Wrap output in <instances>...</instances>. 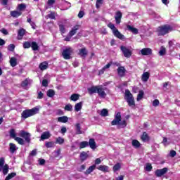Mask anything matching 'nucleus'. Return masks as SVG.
<instances>
[{
    "mask_svg": "<svg viewBox=\"0 0 180 180\" xmlns=\"http://www.w3.org/2000/svg\"><path fill=\"white\" fill-rule=\"evenodd\" d=\"M98 88H99V86H91V88L88 89V91L89 94L92 95V94H96V92H98Z\"/></svg>",
    "mask_w": 180,
    "mask_h": 180,
    "instance_id": "obj_25",
    "label": "nucleus"
},
{
    "mask_svg": "<svg viewBox=\"0 0 180 180\" xmlns=\"http://www.w3.org/2000/svg\"><path fill=\"white\" fill-rule=\"evenodd\" d=\"M166 53V49L165 48L162 47L161 48L160 51H159L160 56H165Z\"/></svg>",
    "mask_w": 180,
    "mask_h": 180,
    "instance_id": "obj_53",
    "label": "nucleus"
},
{
    "mask_svg": "<svg viewBox=\"0 0 180 180\" xmlns=\"http://www.w3.org/2000/svg\"><path fill=\"white\" fill-rule=\"evenodd\" d=\"M120 50L122 52L124 57H126L127 58H130V57H131L132 51L129 48L124 46H121Z\"/></svg>",
    "mask_w": 180,
    "mask_h": 180,
    "instance_id": "obj_7",
    "label": "nucleus"
},
{
    "mask_svg": "<svg viewBox=\"0 0 180 180\" xmlns=\"http://www.w3.org/2000/svg\"><path fill=\"white\" fill-rule=\"evenodd\" d=\"M60 133L62 134H65V133H67V128L65 127H62L60 129Z\"/></svg>",
    "mask_w": 180,
    "mask_h": 180,
    "instance_id": "obj_60",
    "label": "nucleus"
},
{
    "mask_svg": "<svg viewBox=\"0 0 180 180\" xmlns=\"http://www.w3.org/2000/svg\"><path fill=\"white\" fill-rule=\"evenodd\" d=\"M88 54V51H86V49L83 48L79 50V56L80 57H85Z\"/></svg>",
    "mask_w": 180,
    "mask_h": 180,
    "instance_id": "obj_27",
    "label": "nucleus"
},
{
    "mask_svg": "<svg viewBox=\"0 0 180 180\" xmlns=\"http://www.w3.org/2000/svg\"><path fill=\"white\" fill-rule=\"evenodd\" d=\"M79 27H80V26L79 25H75L71 29V30L69 32V33L70 34V36H75V34H77V32H78V30H79Z\"/></svg>",
    "mask_w": 180,
    "mask_h": 180,
    "instance_id": "obj_12",
    "label": "nucleus"
},
{
    "mask_svg": "<svg viewBox=\"0 0 180 180\" xmlns=\"http://www.w3.org/2000/svg\"><path fill=\"white\" fill-rule=\"evenodd\" d=\"M106 87L103 88L102 86H98V89L97 90V94L100 98H106Z\"/></svg>",
    "mask_w": 180,
    "mask_h": 180,
    "instance_id": "obj_10",
    "label": "nucleus"
},
{
    "mask_svg": "<svg viewBox=\"0 0 180 180\" xmlns=\"http://www.w3.org/2000/svg\"><path fill=\"white\" fill-rule=\"evenodd\" d=\"M49 18V19H56V15L54 14V13L51 12L46 16V18Z\"/></svg>",
    "mask_w": 180,
    "mask_h": 180,
    "instance_id": "obj_55",
    "label": "nucleus"
},
{
    "mask_svg": "<svg viewBox=\"0 0 180 180\" xmlns=\"http://www.w3.org/2000/svg\"><path fill=\"white\" fill-rule=\"evenodd\" d=\"M111 124L112 126H118V129H124L127 126V122L125 120L122 121V115L120 112H117Z\"/></svg>",
    "mask_w": 180,
    "mask_h": 180,
    "instance_id": "obj_1",
    "label": "nucleus"
},
{
    "mask_svg": "<svg viewBox=\"0 0 180 180\" xmlns=\"http://www.w3.org/2000/svg\"><path fill=\"white\" fill-rule=\"evenodd\" d=\"M58 122H60V123H67L68 122V117L67 116H63L58 117Z\"/></svg>",
    "mask_w": 180,
    "mask_h": 180,
    "instance_id": "obj_32",
    "label": "nucleus"
},
{
    "mask_svg": "<svg viewBox=\"0 0 180 180\" xmlns=\"http://www.w3.org/2000/svg\"><path fill=\"white\" fill-rule=\"evenodd\" d=\"M117 72L120 77H124L126 69H124V67L123 66L119 67L117 69Z\"/></svg>",
    "mask_w": 180,
    "mask_h": 180,
    "instance_id": "obj_17",
    "label": "nucleus"
},
{
    "mask_svg": "<svg viewBox=\"0 0 180 180\" xmlns=\"http://www.w3.org/2000/svg\"><path fill=\"white\" fill-rule=\"evenodd\" d=\"M141 139L142 141H148V140H150V138L148 137V134H147V132H143Z\"/></svg>",
    "mask_w": 180,
    "mask_h": 180,
    "instance_id": "obj_39",
    "label": "nucleus"
},
{
    "mask_svg": "<svg viewBox=\"0 0 180 180\" xmlns=\"http://www.w3.org/2000/svg\"><path fill=\"white\" fill-rule=\"evenodd\" d=\"M46 95H47V96H49V98H53V96H54V95H56V91H54V90H53V89H49L46 92Z\"/></svg>",
    "mask_w": 180,
    "mask_h": 180,
    "instance_id": "obj_40",
    "label": "nucleus"
},
{
    "mask_svg": "<svg viewBox=\"0 0 180 180\" xmlns=\"http://www.w3.org/2000/svg\"><path fill=\"white\" fill-rule=\"evenodd\" d=\"M158 105H160V101H158V99H155L153 101V106H158Z\"/></svg>",
    "mask_w": 180,
    "mask_h": 180,
    "instance_id": "obj_58",
    "label": "nucleus"
},
{
    "mask_svg": "<svg viewBox=\"0 0 180 180\" xmlns=\"http://www.w3.org/2000/svg\"><path fill=\"white\" fill-rule=\"evenodd\" d=\"M75 127L76 134H82V133H84L82 130H81V124L79 123L76 124Z\"/></svg>",
    "mask_w": 180,
    "mask_h": 180,
    "instance_id": "obj_33",
    "label": "nucleus"
},
{
    "mask_svg": "<svg viewBox=\"0 0 180 180\" xmlns=\"http://www.w3.org/2000/svg\"><path fill=\"white\" fill-rule=\"evenodd\" d=\"M82 109V102H79L75 105V110L79 112Z\"/></svg>",
    "mask_w": 180,
    "mask_h": 180,
    "instance_id": "obj_36",
    "label": "nucleus"
},
{
    "mask_svg": "<svg viewBox=\"0 0 180 180\" xmlns=\"http://www.w3.org/2000/svg\"><path fill=\"white\" fill-rule=\"evenodd\" d=\"M58 26H59V30H60V32L62 34H64V33H65L66 32V30H65V26L63 25V22H59L58 23Z\"/></svg>",
    "mask_w": 180,
    "mask_h": 180,
    "instance_id": "obj_29",
    "label": "nucleus"
},
{
    "mask_svg": "<svg viewBox=\"0 0 180 180\" xmlns=\"http://www.w3.org/2000/svg\"><path fill=\"white\" fill-rule=\"evenodd\" d=\"M38 162L39 165H44V164H46V160L44 159H39Z\"/></svg>",
    "mask_w": 180,
    "mask_h": 180,
    "instance_id": "obj_59",
    "label": "nucleus"
},
{
    "mask_svg": "<svg viewBox=\"0 0 180 180\" xmlns=\"http://www.w3.org/2000/svg\"><path fill=\"white\" fill-rule=\"evenodd\" d=\"M18 150V148L16 147V145L13 143H9V151L11 153V154H13L15 151Z\"/></svg>",
    "mask_w": 180,
    "mask_h": 180,
    "instance_id": "obj_21",
    "label": "nucleus"
},
{
    "mask_svg": "<svg viewBox=\"0 0 180 180\" xmlns=\"http://www.w3.org/2000/svg\"><path fill=\"white\" fill-rule=\"evenodd\" d=\"M89 146L92 150H95V148H96V143L95 142V139H90L89 141Z\"/></svg>",
    "mask_w": 180,
    "mask_h": 180,
    "instance_id": "obj_22",
    "label": "nucleus"
},
{
    "mask_svg": "<svg viewBox=\"0 0 180 180\" xmlns=\"http://www.w3.org/2000/svg\"><path fill=\"white\" fill-rule=\"evenodd\" d=\"M8 51H13L15 50V45L14 44H10L8 46Z\"/></svg>",
    "mask_w": 180,
    "mask_h": 180,
    "instance_id": "obj_56",
    "label": "nucleus"
},
{
    "mask_svg": "<svg viewBox=\"0 0 180 180\" xmlns=\"http://www.w3.org/2000/svg\"><path fill=\"white\" fill-rule=\"evenodd\" d=\"M71 37H72V36L68 33L66 37L64 39L65 41H70V40H71Z\"/></svg>",
    "mask_w": 180,
    "mask_h": 180,
    "instance_id": "obj_57",
    "label": "nucleus"
},
{
    "mask_svg": "<svg viewBox=\"0 0 180 180\" xmlns=\"http://www.w3.org/2000/svg\"><path fill=\"white\" fill-rule=\"evenodd\" d=\"M108 26L110 27V29H111V30L112 31V33L117 30V29L116 28V27L115 26V25L112 22H110Z\"/></svg>",
    "mask_w": 180,
    "mask_h": 180,
    "instance_id": "obj_50",
    "label": "nucleus"
},
{
    "mask_svg": "<svg viewBox=\"0 0 180 180\" xmlns=\"http://www.w3.org/2000/svg\"><path fill=\"white\" fill-rule=\"evenodd\" d=\"M45 146L47 148H51L54 147V142L51 141V142H46Z\"/></svg>",
    "mask_w": 180,
    "mask_h": 180,
    "instance_id": "obj_49",
    "label": "nucleus"
},
{
    "mask_svg": "<svg viewBox=\"0 0 180 180\" xmlns=\"http://www.w3.org/2000/svg\"><path fill=\"white\" fill-rule=\"evenodd\" d=\"M5 164V159L4 158H0V171H3V174L4 175H6L8 172H9V166L8 165H4Z\"/></svg>",
    "mask_w": 180,
    "mask_h": 180,
    "instance_id": "obj_6",
    "label": "nucleus"
},
{
    "mask_svg": "<svg viewBox=\"0 0 180 180\" xmlns=\"http://www.w3.org/2000/svg\"><path fill=\"white\" fill-rule=\"evenodd\" d=\"M19 136L20 137H22V139H24L27 143H30V140H31L30 137H32V134H30V133L26 132V131L25 130H21L19 132Z\"/></svg>",
    "mask_w": 180,
    "mask_h": 180,
    "instance_id": "obj_9",
    "label": "nucleus"
},
{
    "mask_svg": "<svg viewBox=\"0 0 180 180\" xmlns=\"http://www.w3.org/2000/svg\"><path fill=\"white\" fill-rule=\"evenodd\" d=\"M18 11H23V9H26V5L25 4H19L18 6Z\"/></svg>",
    "mask_w": 180,
    "mask_h": 180,
    "instance_id": "obj_52",
    "label": "nucleus"
},
{
    "mask_svg": "<svg viewBox=\"0 0 180 180\" xmlns=\"http://www.w3.org/2000/svg\"><path fill=\"white\" fill-rule=\"evenodd\" d=\"M64 109L67 110V112H72V105L69 103L65 106Z\"/></svg>",
    "mask_w": 180,
    "mask_h": 180,
    "instance_id": "obj_45",
    "label": "nucleus"
},
{
    "mask_svg": "<svg viewBox=\"0 0 180 180\" xmlns=\"http://www.w3.org/2000/svg\"><path fill=\"white\" fill-rule=\"evenodd\" d=\"M32 46V44L29 41H25L23 43V47L24 49H30Z\"/></svg>",
    "mask_w": 180,
    "mask_h": 180,
    "instance_id": "obj_51",
    "label": "nucleus"
},
{
    "mask_svg": "<svg viewBox=\"0 0 180 180\" xmlns=\"http://www.w3.org/2000/svg\"><path fill=\"white\" fill-rule=\"evenodd\" d=\"M37 113H39V108L35 107L30 110H24L21 114V117L23 119H27V117L34 116V115H37Z\"/></svg>",
    "mask_w": 180,
    "mask_h": 180,
    "instance_id": "obj_2",
    "label": "nucleus"
},
{
    "mask_svg": "<svg viewBox=\"0 0 180 180\" xmlns=\"http://www.w3.org/2000/svg\"><path fill=\"white\" fill-rule=\"evenodd\" d=\"M97 169H99V171H103V172H109V167L105 165H100L98 167H97Z\"/></svg>",
    "mask_w": 180,
    "mask_h": 180,
    "instance_id": "obj_31",
    "label": "nucleus"
},
{
    "mask_svg": "<svg viewBox=\"0 0 180 180\" xmlns=\"http://www.w3.org/2000/svg\"><path fill=\"white\" fill-rule=\"evenodd\" d=\"M39 68L41 71H44V70H47V68H49V63H47V62H43L40 63Z\"/></svg>",
    "mask_w": 180,
    "mask_h": 180,
    "instance_id": "obj_30",
    "label": "nucleus"
},
{
    "mask_svg": "<svg viewBox=\"0 0 180 180\" xmlns=\"http://www.w3.org/2000/svg\"><path fill=\"white\" fill-rule=\"evenodd\" d=\"M74 50L71 47H68L63 50L62 53V56L65 60H70L71 58V53H72Z\"/></svg>",
    "mask_w": 180,
    "mask_h": 180,
    "instance_id": "obj_8",
    "label": "nucleus"
},
{
    "mask_svg": "<svg viewBox=\"0 0 180 180\" xmlns=\"http://www.w3.org/2000/svg\"><path fill=\"white\" fill-rule=\"evenodd\" d=\"M9 136L11 139H14L18 144H20L21 146L25 144V140L23 139L16 136V131H15V129H12L9 131Z\"/></svg>",
    "mask_w": 180,
    "mask_h": 180,
    "instance_id": "obj_4",
    "label": "nucleus"
},
{
    "mask_svg": "<svg viewBox=\"0 0 180 180\" xmlns=\"http://www.w3.org/2000/svg\"><path fill=\"white\" fill-rule=\"evenodd\" d=\"M168 172V168L164 167L163 169H157L155 171V175L156 176L160 177L162 176V175H165Z\"/></svg>",
    "mask_w": 180,
    "mask_h": 180,
    "instance_id": "obj_11",
    "label": "nucleus"
},
{
    "mask_svg": "<svg viewBox=\"0 0 180 180\" xmlns=\"http://www.w3.org/2000/svg\"><path fill=\"white\" fill-rule=\"evenodd\" d=\"M80 158L82 161H85V160L88 158V153H86V152H82V153L80 154Z\"/></svg>",
    "mask_w": 180,
    "mask_h": 180,
    "instance_id": "obj_42",
    "label": "nucleus"
},
{
    "mask_svg": "<svg viewBox=\"0 0 180 180\" xmlns=\"http://www.w3.org/2000/svg\"><path fill=\"white\" fill-rule=\"evenodd\" d=\"M50 139V131H45L41 135V140H47Z\"/></svg>",
    "mask_w": 180,
    "mask_h": 180,
    "instance_id": "obj_26",
    "label": "nucleus"
},
{
    "mask_svg": "<svg viewBox=\"0 0 180 180\" xmlns=\"http://www.w3.org/2000/svg\"><path fill=\"white\" fill-rule=\"evenodd\" d=\"M115 18L117 25H120V22L122 20V13L120 11L117 12Z\"/></svg>",
    "mask_w": 180,
    "mask_h": 180,
    "instance_id": "obj_16",
    "label": "nucleus"
},
{
    "mask_svg": "<svg viewBox=\"0 0 180 180\" xmlns=\"http://www.w3.org/2000/svg\"><path fill=\"white\" fill-rule=\"evenodd\" d=\"M169 155L172 158L175 157V155H176V152L175 150H171L169 153Z\"/></svg>",
    "mask_w": 180,
    "mask_h": 180,
    "instance_id": "obj_62",
    "label": "nucleus"
},
{
    "mask_svg": "<svg viewBox=\"0 0 180 180\" xmlns=\"http://www.w3.org/2000/svg\"><path fill=\"white\" fill-rule=\"evenodd\" d=\"M42 85L43 86H47L49 85V82L47 79H45L42 81Z\"/></svg>",
    "mask_w": 180,
    "mask_h": 180,
    "instance_id": "obj_64",
    "label": "nucleus"
},
{
    "mask_svg": "<svg viewBox=\"0 0 180 180\" xmlns=\"http://www.w3.org/2000/svg\"><path fill=\"white\" fill-rule=\"evenodd\" d=\"M31 47L34 51H37V50H39V45L34 41L32 42Z\"/></svg>",
    "mask_w": 180,
    "mask_h": 180,
    "instance_id": "obj_41",
    "label": "nucleus"
},
{
    "mask_svg": "<svg viewBox=\"0 0 180 180\" xmlns=\"http://www.w3.org/2000/svg\"><path fill=\"white\" fill-rule=\"evenodd\" d=\"M84 15H85V13H84V11H79L78 13V18H79V19H82V18H84Z\"/></svg>",
    "mask_w": 180,
    "mask_h": 180,
    "instance_id": "obj_61",
    "label": "nucleus"
},
{
    "mask_svg": "<svg viewBox=\"0 0 180 180\" xmlns=\"http://www.w3.org/2000/svg\"><path fill=\"white\" fill-rule=\"evenodd\" d=\"M89 143L88 141H82L79 144L80 148H85V147H88Z\"/></svg>",
    "mask_w": 180,
    "mask_h": 180,
    "instance_id": "obj_47",
    "label": "nucleus"
},
{
    "mask_svg": "<svg viewBox=\"0 0 180 180\" xmlns=\"http://www.w3.org/2000/svg\"><path fill=\"white\" fill-rule=\"evenodd\" d=\"M96 168V165H93L91 166H90L84 172V174L86 175H89V174H91V172H93L94 171V169Z\"/></svg>",
    "mask_w": 180,
    "mask_h": 180,
    "instance_id": "obj_23",
    "label": "nucleus"
},
{
    "mask_svg": "<svg viewBox=\"0 0 180 180\" xmlns=\"http://www.w3.org/2000/svg\"><path fill=\"white\" fill-rule=\"evenodd\" d=\"M127 29L129 32H131V33H133L134 34H137L139 33V30H137V28H134L129 25H127Z\"/></svg>",
    "mask_w": 180,
    "mask_h": 180,
    "instance_id": "obj_18",
    "label": "nucleus"
},
{
    "mask_svg": "<svg viewBox=\"0 0 180 180\" xmlns=\"http://www.w3.org/2000/svg\"><path fill=\"white\" fill-rule=\"evenodd\" d=\"M132 146L133 147H134V148H139L140 146H141V144L139 143V141L134 139L132 141Z\"/></svg>",
    "mask_w": 180,
    "mask_h": 180,
    "instance_id": "obj_37",
    "label": "nucleus"
},
{
    "mask_svg": "<svg viewBox=\"0 0 180 180\" xmlns=\"http://www.w3.org/2000/svg\"><path fill=\"white\" fill-rule=\"evenodd\" d=\"M111 65V63H109L106 65H105L101 70H99L98 75H102V74H104L105 71H106V70H109Z\"/></svg>",
    "mask_w": 180,
    "mask_h": 180,
    "instance_id": "obj_14",
    "label": "nucleus"
},
{
    "mask_svg": "<svg viewBox=\"0 0 180 180\" xmlns=\"http://www.w3.org/2000/svg\"><path fill=\"white\" fill-rule=\"evenodd\" d=\"M56 144H64V138H61V137H58L56 139Z\"/></svg>",
    "mask_w": 180,
    "mask_h": 180,
    "instance_id": "obj_48",
    "label": "nucleus"
},
{
    "mask_svg": "<svg viewBox=\"0 0 180 180\" xmlns=\"http://www.w3.org/2000/svg\"><path fill=\"white\" fill-rule=\"evenodd\" d=\"M125 99L128 103L129 106H134V98H133V94L129 90L125 91Z\"/></svg>",
    "mask_w": 180,
    "mask_h": 180,
    "instance_id": "obj_5",
    "label": "nucleus"
},
{
    "mask_svg": "<svg viewBox=\"0 0 180 180\" xmlns=\"http://www.w3.org/2000/svg\"><path fill=\"white\" fill-rule=\"evenodd\" d=\"M101 116H103V117H106V116H108L109 112L106 109H103L101 112Z\"/></svg>",
    "mask_w": 180,
    "mask_h": 180,
    "instance_id": "obj_44",
    "label": "nucleus"
},
{
    "mask_svg": "<svg viewBox=\"0 0 180 180\" xmlns=\"http://www.w3.org/2000/svg\"><path fill=\"white\" fill-rule=\"evenodd\" d=\"M20 15H22V12L20 11H13L11 12V16L13 18H18V16H20Z\"/></svg>",
    "mask_w": 180,
    "mask_h": 180,
    "instance_id": "obj_34",
    "label": "nucleus"
},
{
    "mask_svg": "<svg viewBox=\"0 0 180 180\" xmlns=\"http://www.w3.org/2000/svg\"><path fill=\"white\" fill-rule=\"evenodd\" d=\"M103 4V0H96V8L97 9H99V8H101V6H102Z\"/></svg>",
    "mask_w": 180,
    "mask_h": 180,
    "instance_id": "obj_46",
    "label": "nucleus"
},
{
    "mask_svg": "<svg viewBox=\"0 0 180 180\" xmlns=\"http://www.w3.org/2000/svg\"><path fill=\"white\" fill-rule=\"evenodd\" d=\"M25 33H26V30L22 28L18 30V40H22L23 39V36H25Z\"/></svg>",
    "mask_w": 180,
    "mask_h": 180,
    "instance_id": "obj_19",
    "label": "nucleus"
},
{
    "mask_svg": "<svg viewBox=\"0 0 180 180\" xmlns=\"http://www.w3.org/2000/svg\"><path fill=\"white\" fill-rule=\"evenodd\" d=\"M120 168H122V165H120V163H117L115 165L112 169H113L114 172H116L119 171V169H120Z\"/></svg>",
    "mask_w": 180,
    "mask_h": 180,
    "instance_id": "obj_43",
    "label": "nucleus"
},
{
    "mask_svg": "<svg viewBox=\"0 0 180 180\" xmlns=\"http://www.w3.org/2000/svg\"><path fill=\"white\" fill-rule=\"evenodd\" d=\"M144 96V91H143V90L139 91L137 98H136V101L138 102H140V101H141L142 98H143Z\"/></svg>",
    "mask_w": 180,
    "mask_h": 180,
    "instance_id": "obj_35",
    "label": "nucleus"
},
{
    "mask_svg": "<svg viewBox=\"0 0 180 180\" xmlns=\"http://www.w3.org/2000/svg\"><path fill=\"white\" fill-rule=\"evenodd\" d=\"M112 34L115 37H117V39H120V40H123V39H124V35L122 34V33L119 32V30L114 31Z\"/></svg>",
    "mask_w": 180,
    "mask_h": 180,
    "instance_id": "obj_15",
    "label": "nucleus"
},
{
    "mask_svg": "<svg viewBox=\"0 0 180 180\" xmlns=\"http://www.w3.org/2000/svg\"><path fill=\"white\" fill-rule=\"evenodd\" d=\"M79 99V95L77 94H74L70 96V100L73 102H77Z\"/></svg>",
    "mask_w": 180,
    "mask_h": 180,
    "instance_id": "obj_38",
    "label": "nucleus"
},
{
    "mask_svg": "<svg viewBox=\"0 0 180 180\" xmlns=\"http://www.w3.org/2000/svg\"><path fill=\"white\" fill-rule=\"evenodd\" d=\"M37 154V149H34L33 150H32L30 155L34 156Z\"/></svg>",
    "mask_w": 180,
    "mask_h": 180,
    "instance_id": "obj_63",
    "label": "nucleus"
},
{
    "mask_svg": "<svg viewBox=\"0 0 180 180\" xmlns=\"http://www.w3.org/2000/svg\"><path fill=\"white\" fill-rule=\"evenodd\" d=\"M150 78V73L148 72H143L141 77V80L143 82H147Z\"/></svg>",
    "mask_w": 180,
    "mask_h": 180,
    "instance_id": "obj_20",
    "label": "nucleus"
},
{
    "mask_svg": "<svg viewBox=\"0 0 180 180\" xmlns=\"http://www.w3.org/2000/svg\"><path fill=\"white\" fill-rule=\"evenodd\" d=\"M32 81L30 79H26L25 80L22 81L21 86L22 88H25V86H27V85H30L32 84Z\"/></svg>",
    "mask_w": 180,
    "mask_h": 180,
    "instance_id": "obj_28",
    "label": "nucleus"
},
{
    "mask_svg": "<svg viewBox=\"0 0 180 180\" xmlns=\"http://www.w3.org/2000/svg\"><path fill=\"white\" fill-rule=\"evenodd\" d=\"M9 63L11 67H16V65H18V59L15 57H12Z\"/></svg>",
    "mask_w": 180,
    "mask_h": 180,
    "instance_id": "obj_24",
    "label": "nucleus"
},
{
    "mask_svg": "<svg viewBox=\"0 0 180 180\" xmlns=\"http://www.w3.org/2000/svg\"><path fill=\"white\" fill-rule=\"evenodd\" d=\"M152 51L150 48H144L142 50H141V53L142 56H150L151 54Z\"/></svg>",
    "mask_w": 180,
    "mask_h": 180,
    "instance_id": "obj_13",
    "label": "nucleus"
},
{
    "mask_svg": "<svg viewBox=\"0 0 180 180\" xmlns=\"http://www.w3.org/2000/svg\"><path fill=\"white\" fill-rule=\"evenodd\" d=\"M172 31V27H171L168 25L160 26L157 29V33L158 36H165V34H167Z\"/></svg>",
    "mask_w": 180,
    "mask_h": 180,
    "instance_id": "obj_3",
    "label": "nucleus"
},
{
    "mask_svg": "<svg viewBox=\"0 0 180 180\" xmlns=\"http://www.w3.org/2000/svg\"><path fill=\"white\" fill-rule=\"evenodd\" d=\"M151 169H153V166H151V164L147 163L146 166V170L150 172Z\"/></svg>",
    "mask_w": 180,
    "mask_h": 180,
    "instance_id": "obj_54",
    "label": "nucleus"
}]
</instances>
